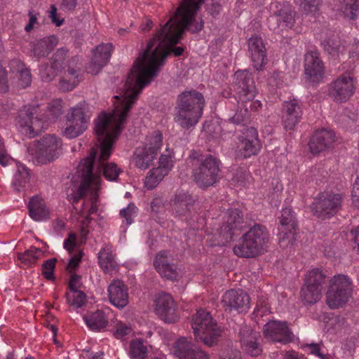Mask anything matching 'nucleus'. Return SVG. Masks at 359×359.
Segmentation results:
<instances>
[{
	"mask_svg": "<svg viewBox=\"0 0 359 359\" xmlns=\"http://www.w3.org/2000/svg\"><path fill=\"white\" fill-rule=\"evenodd\" d=\"M204 0H182L175 14L150 40L144 52L138 57L128 74L123 92L118 95L134 104L142 89L157 75L170 51L175 56L184 52L182 47L172 48L179 43L185 31L198 33L204 27L197 12Z\"/></svg>",
	"mask_w": 359,
	"mask_h": 359,
	"instance_id": "obj_1",
	"label": "nucleus"
},
{
	"mask_svg": "<svg viewBox=\"0 0 359 359\" xmlns=\"http://www.w3.org/2000/svg\"><path fill=\"white\" fill-rule=\"evenodd\" d=\"M114 109L111 113L102 112L95 121V132L99 143L97 148H93L90 154L83 158L77 168L81 177L80 185L72 189L67 198L76 204L86 195L87 190L93 187L97 189L102 174L109 181H116L122 170L114 163H107L110 157L115 139L120 135L133 104L119 96L114 97Z\"/></svg>",
	"mask_w": 359,
	"mask_h": 359,
	"instance_id": "obj_2",
	"label": "nucleus"
},
{
	"mask_svg": "<svg viewBox=\"0 0 359 359\" xmlns=\"http://www.w3.org/2000/svg\"><path fill=\"white\" fill-rule=\"evenodd\" d=\"M69 50L60 48L53 55L48 63L39 69L41 79L49 82L60 75L59 86L63 91L73 90L82 80L81 62L79 56L67 60Z\"/></svg>",
	"mask_w": 359,
	"mask_h": 359,
	"instance_id": "obj_3",
	"label": "nucleus"
},
{
	"mask_svg": "<svg viewBox=\"0 0 359 359\" xmlns=\"http://www.w3.org/2000/svg\"><path fill=\"white\" fill-rule=\"evenodd\" d=\"M203 95L196 90H184L177 96L174 121L184 130L195 128L203 116Z\"/></svg>",
	"mask_w": 359,
	"mask_h": 359,
	"instance_id": "obj_4",
	"label": "nucleus"
},
{
	"mask_svg": "<svg viewBox=\"0 0 359 359\" xmlns=\"http://www.w3.org/2000/svg\"><path fill=\"white\" fill-rule=\"evenodd\" d=\"M188 160L192 167L193 180L201 188L212 186L218 179L220 161L217 157L191 151Z\"/></svg>",
	"mask_w": 359,
	"mask_h": 359,
	"instance_id": "obj_5",
	"label": "nucleus"
},
{
	"mask_svg": "<svg viewBox=\"0 0 359 359\" xmlns=\"http://www.w3.org/2000/svg\"><path fill=\"white\" fill-rule=\"evenodd\" d=\"M269 235L265 226L255 224L241 238L233 248V252L241 257H255L264 252L268 247Z\"/></svg>",
	"mask_w": 359,
	"mask_h": 359,
	"instance_id": "obj_6",
	"label": "nucleus"
},
{
	"mask_svg": "<svg viewBox=\"0 0 359 359\" xmlns=\"http://www.w3.org/2000/svg\"><path fill=\"white\" fill-rule=\"evenodd\" d=\"M353 283L346 275L337 274L329 280L325 303L331 309L343 307L351 298Z\"/></svg>",
	"mask_w": 359,
	"mask_h": 359,
	"instance_id": "obj_7",
	"label": "nucleus"
},
{
	"mask_svg": "<svg viewBox=\"0 0 359 359\" xmlns=\"http://www.w3.org/2000/svg\"><path fill=\"white\" fill-rule=\"evenodd\" d=\"M191 327L196 339L208 346H213L220 336L221 332L210 313L203 309L198 310L194 315Z\"/></svg>",
	"mask_w": 359,
	"mask_h": 359,
	"instance_id": "obj_8",
	"label": "nucleus"
},
{
	"mask_svg": "<svg viewBox=\"0 0 359 359\" xmlns=\"http://www.w3.org/2000/svg\"><path fill=\"white\" fill-rule=\"evenodd\" d=\"M343 196L333 191L319 193L311 204L313 215L321 219H328L341 209Z\"/></svg>",
	"mask_w": 359,
	"mask_h": 359,
	"instance_id": "obj_9",
	"label": "nucleus"
},
{
	"mask_svg": "<svg viewBox=\"0 0 359 359\" xmlns=\"http://www.w3.org/2000/svg\"><path fill=\"white\" fill-rule=\"evenodd\" d=\"M245 226L243 215L240 210H228L222 226L215 233L217 245H223L230 242L232 238L238 235Z\"/></svg>",
	"mask_w": 359,
	"mask_h": 359,
	"instance_id": "obj_10",
	"label": "nucleus"
},
{
	"mask_svg": "<svg viewBox=\"0 0 359 359\" xmlns=\"http://www.w3.org/2000/svg\"><path fill=\"white\" fill-rule=\"evenodd\" d=\"M87 113L85 102H79L70 109L66 115L67 126L63 132L66 137L75 138L87 129L90 119Z\"/></svg>",
	"mask_w": 359,
	"mask_h": 359,
	"instance_id": "obj_11",
	"label": "nucleus"
},
{
	"mask_svg": "<svg viewBox=\"0 0 359 359\" xmlns=\"http://www.w3.org/2000/svg\"><path fill=\"white\" fill-rule=\"evenodd\" d=\"M357 79L351 72H346L330 85L329 95L336 102H345L355 93Z\"/></svg>",
	"mask_w": 359,
	"mask_h": 359,
	"instance_id": "obj_12",
	"label": "nucleus"
},
{
	"mask_svg": "<svg viewBox=\"0 0 359 359\" xmlns=\"http://www.w3.org/2000/svg\"><path fill=\"white\" fill-rule=\"evenodd\" d=\"M60 141L54 135H47L43 137L37 143L34 158L39 164H46L58 158L60 148Z\"/></svg>",
	"mask_w": 359,
	"mask_h": 359,
	"instance_id": "obj_13",
	"label": "nucleus"
},
{
	"mask_svg": "<svg viewBox=\"0 0 359 359\" xmlns=\"http://www.w3.org/2000/svg\"><path fill=\"white\" fill-rule=\"evenodd\" d=\"M250 299L241 289H231L225 292L222 297V305L225 311L246 313L250 309Z\"/></svg>",
	"mask_w": 359,
	"mask_h": 359,
	"instance_id": "obj_14",
	"label": "nucleus"
},
{
	"mask_svg": "<svg viewBox=\"0 0 359 359\" xmlns=\"http://www.w3.org/2000/svg\"><path fill=\"white\" fill-rule=\"evenodd\" d=\"M237 138L238 154L244 158L257 155L261 149L257 130L253 127L245 129Z\"/></svg>",
	"mask_w": 359,
	"mask_h": 359,
	"instance_id": "obj_15",
	"label": "nucleus"
},
{
	"mask_svg": "<svg viewBox=\"0 0 359 359\" xmlns=\"http://www.w3.org/2000/svg\"><path fill=\"white\" fill-rule=\"evenodd\" d=\"M196 201V196L188 191H180L175 194L172 200V210L177 217L188 219L195 212L194 205Z\"/></svg>",
	"mask_w": 359,
	"mask_h": 359,
	"instance_id": "obj_16",
	"label": "nucleus"
},
{
	"mask_svg": "<svg viewBox=\"0 0 359 359\" xmlns=\"http://www.w3.org/2000/svg\"><path fill=\"white\" fill-rule=\"evenodd\" d=\"M238 336L241 348L245 353L252 357H257L262 353V337L259 332L254 331L250 326L242 325Z\"/></svg>",
	"mask_w": 359,
	"mask_h": 359,
	"instance_id": "obj_17",
	"label": "nucleus"
},
{
	"mask_svg": "<svg viewBox=\"0 0 359 359\" xmlns=\"http://www.w3.org/2000/svg\"><path fill=\"white\" fill-rule=\"evenodd\" d=\"M172 353L178 359H211L208 353L184 337L174 343Z\"/></svg>",
	"mask_w": 359,
	"mask_h": 359,
	"instance_id": "obj_18",
	"label": "nucleus"
},
{
	"mask_svg": "<svg viewBox=\"0 0 359 359\" xmlns=\"http://www.w3.org/2000/svg\"><path fill=\"white\" fill-rule=\"evenodd\" d=\"M154 310L161 319L166 323H175L179 318L176 303L170 294L162 292L156 296Z\"/></svg>",
	"mask_w": 359,
	"mask_h": 359,
	"instance_id": "obj_19",
	"label": "nucleus"
},
{
	"mask_svg": "<svg viewBox=\"0 0 359 359\" xmlns=\"http://www.w3.org/2000/svg\"><path fill=\"white\" fill-rule=\"evenodd\" d=\"M264 337L273 341L287 344L292 341L293 334L285 321H270L264 327Z\"/></svg>",
	"mask_w": 359,
	"mask_h": 359,
	"instance_id": "obj_20",
	"label": "nucleus"
},
{
	"mask_svg": "<svg viewBox=\"0 0 359 359\" xmlns=\"http://www.w3.org/2000/svg\"><path fill=\"white\" fill-rule=\"evenodd\" d=\"M154 266L163 278L177 280L180 277L177 266L172 263V256L168 250H161L157 253Z\"/></svg>",
	"mask_w": 359,
	"mask_h": 359,
	"instance_id": "obj_21",
	"label": "nucleus"
},
{
	"mask_svg": "<svg viewBox=\"0 0 359 359\" xmlns=\"http://www.w3.org/2000/svg\"><path fill=\"white\" fill-rule=\"evenodd\" d=\"M304 71L307 78L312 82H320L325 73L324 63L320 58V54L316 50L306 53L304 60Z\"/></svg>",
	"mask_w": 359,
	"mask_h": 359,
	"instance_id": "obj_22",
	"label": "nucleus"
},
{
	"mask_svg": "<svg viewBox=\"0 0 359 359\" xmlns=\"http://www.w3.org/2000/svg\"><path fill=\"white\" fill-rule=\"evenodd\" d=\"M303 114L302 103L297 99L284 102L283 104V123L285 130L294 129Z\"/></svg>",
	"mask_w": 359,
	"mask_h": 359,
	"instance_id": "obj_23",
	"label": "nucleus"
},
{
	"mask_svg": "<svg viewBox=\"0 0 359 359\" xmlns=\"http://www.w3.org/2000/svg\"><path fill=\"white\" fill-rule=\"evenodd\" d=\"M234 90L238 96H255L257 90L254 77L251 73L246 70L237 71L234 74Z\"/></svg>",
	"mask_w": 359,
	"mask_h": 359,
	"instance_id": "obj_24",
	"label": "nucleus"
},
{
	"mask_svg": "<svg viewBox=\"0 0 359 359\" xmlns=\"http://www.w3.org/2000/svg\"><path fill=\"white\" fill-rule=\"evenodd\" d=\"M33 109H28L21 111L18 116L17 126L20 131L29 137L36 136L43 128L41 121L37 118L33 117Z\"/></svg>",
	"mask_w": 359,
	"mask_h": 359,
	"instance_id": "obj_25",
	"label": "nucleus"
},
{
	"mask_svg": "<svg viewBox=\"0 0 359 359\" xmlns=\"http://www.w3.org/2000/svg\"><path fill=\"white\" fill-rule=\"evenodd\" d=\"M335 140L336 136L333 130L322 128L313 133L309 145L311 151L316 154L330 148Z\"/></svg>",
	"mask_w": 359,
	"mask_h": 359,
	"instance_id": "obj_26",
	"label": "nucleus"
},
{
	"mask_svg": "<svg viewBox=\"0 0 359 359\" xmlns=\"http://www.w3.org/2000/svg\"><path fill=\"white\" fill-rule=\"evenodd\" d=\"M112 50L111 43L101 44L97 46L93 51V55L87 67L88 73L96 75L106 65L111 57Z\"/></svg>",
	"mask_w": 359,
	"mask_h": 359,
	"instance_id": "obj_27",
	"label": "nucleus"
},
{
	"mask_svg": "<svg viewBox=\"0 0 359 359\" xmlns=\"http://www.w3.org/2000/svg\"><path fill=\"white\" fill-rule=\"evenodd\" d=\"M109 302L118 309L128 304V289L122 280H114L107 289Z\"/></svg>",
	"mask_w": 359,
	"mask_h": 359,
	"instance_id": "obj_28",
	"label": "nucleus"
},
{
	"mask_svg": "<svg viewBox=\"0 0 359 359\" xmlns=\"http://www.w3.org/2000/svg\"><path fill=\"white\" fill-rule=\"evenodd\" d=\"M57 38L54 35L36 39L29 43V54L36 58L46 57L57 46Z\"/></svg>",
	"mask_w": 359,
	"mask_h": 359,
	"instance_id": "obj_29",
	"label": "nucleus"
},
{
	"mask_svg": "<svg viewBox=\"0 0 359 359\" xmlns=\"http://www.w3.org/2000/svg\"><path fill=\"white\" fill-rule=\"evenodd\" d=\"M279 219V239L283 241L285 239L290 240L293 238V234L297 227L294 212L291 208H283L281 211V215Z\"/></svg>",
	"mask_w": 359,
	"mask_h": 359,
	"instance_id": "obj_30",
	"label": "nucleus"
},
{
	"mask_svg": "<svg viewBox=\"0 0 359 359\" xmlns=\"http://www.w3.org/2000/svg\"><path fill=\"white\" fill-rule=\"evenodd\" d=\"M248 48L254 68L257 71L262 70L266 63V48L262 39L257 36H252L248 41Z\"/></svg>",
	"mask_w": 359,
	"mask_h": 359,
	"instance_id": "obj_31",
	"label": "nucleus"
},
{
	"mask_svg": "<svg viewBox=\"0 0 359 359\" xmlns=\"http://www.w3.org/2000/svg\"><path fill=\"white\" fill-rule=\"evenodd\" d=\"M278 25L281 29L292 28L295 22V11L288 4L277 3L273 11Z\"/></svg>",
	"mask_w": 359,
	"mask_h": 359,
	"instance_id": "obj_32",
	"label": "nucleus"
},
{
	"mask_svg": "<svg viewBox=\"0 0 359 359\" xmlns=\"http://www.w3.org/2000/svg\"><path fill=\"white\" fill-rule=\"evenodd\" d=\"M86 325L93 331L100 332L108 325V318L104 311L97 310L83 317Z\"/></svg>",
	"mask_w": 359,
	"mask_h": 359,
	"instance_id": "obj_33",
	"label": "nucleus"
},
{
	"mask_svg": "<svg viewBox=\"0 0 359 359\" xmlns=\"http://www.w3.org/2000/svg\"><path fill=\"white\" fill-rule=\"evenodd\" d=\"M28 208L29 216L35 221L40 222L48 218L49 212L44 201L37 196L31 198Z\"/></svg>",
	"mask_w": 359,
	"mask_h": 359,
	"instance_id": "obj_34",
	"label": "nucleus"
},
{
	"mask_svg": "<svg viewBox=\"0 0 359 359\" xmlns=\"http://www.w3.org/2000/svg\"><path fill=\"white\" fill-rule=\"evenodd\" d=\"M30 174L28 168L23 164L16 163V171L14 174L11 185L15 191L24 190L29 182Z\"/></svg>",
	"mask_w": 359,
	"mask_h": 359,
	"instance_id": "obj_35",
	"label": "nucleus"
},
{
	"mask_svg": "<svg viewBox=\"0 0 359 359\" xmlns=\"http://www.w3.org/2000/svg\"><path fill=\"white\" fill-rule=\"evenodd\" d=\"M156 157V155L154 152H150L145 148L138 147L134 151L133 161L137 168L146 170L151 165Z\"/></svg>",
	"mask_w": 359,
	"mask_h": 359,
	"instance_id": "obj_36",
	"label": "nucleus"
},
{
	"mask_svg": "<svg viewBox=\"0 0 359 359\" xmlns=\"http://www.w3.org/2000/svg\"><path fill=\"white\" fill-rule=\"evenodd\" d=\"M99 265L107 273H111L118 269L114 255L109 248H103L98 254Z\"/></svg>",
	"mask_w": 359,
	"mask_h": 359,
	"instance_id": "obj_37",
	"label": "nucleus"
},
{
	"mask_svg": "<svg viewBox=\"0 0 359 359\" xmlns=\"http://www.w3.org/2000/svg\"><path fill=\"white\" fill-rule=\"evenodd\" d=\"M323 290L318 286L310 285L304 282L301 289V298L304 304L313 305L317 303L322 297Z\"/></svg>",
	"mask_w": 359,
	"mask_h": 359,
	"instance_id": "obj_38",
	"label": "nucleus"
},
{
	"mask_svg": "<svg viewBox=\"0 0 359 359\" xmlns=\"http://www.w3.org/2000/svg\"><path fill=\"white\" fill-rule=\"evenodd\" d=\"M327 281V276L321 268H313L306 274L304 282L313 286H318L323 290Z\"/></svg>",
	"mask_w": 359,
	"mask_h": 359,
	"instance_id": "obj_39",
	"label": "nucleus"
},
{
	"mask_svg": "<svg viewBox=\"0 0 359 359\" xmlns=\"http://www.w3.org/2000/svg\"><path fill=\"white\" fill-rule=\"evenodd\" d=\"M163 145V135L159 130L154 131L147 135L142 148L157 156L158 151Z\"/></svg>",
	"mask_w": 359,
	"mask_h": 359,
	"instance_id": "obj_40",
	"label": "nucleus"
},
{
	"mask_svg": "<svg viewBox=\"0 0 359 359\" xmlns=\"http://www.w3.org/2000/svg\"><path fill=\"white\" fill-rule=\"evenodd\" d=\"M14 65L18 67L16 71V76L18 79V86L20 88H25L31 84L32 75L30 71L25 67V65L18 60L11 62V68H14Z\"/></svg>",
	"mask_w": 359,
	"mask_h": 359,
	"instance_id": "obj_41",
	"label": "nucleus"
},
{
	"mask_svg": "<svg viewBox=\"0 0 359 359\" xmlns=\"http://www.w3.org/2000/svg\"><path fill=\"white\" fill-rule=\"evenodd\" d=\"M339 10L346 18L355 20L359 15V0H342Z\"/></svg>",
	"mask_w": 359,
	"mask_h": 359,
	"instance_id": "obj_42",
	"label": "nucleus"
},
{
	"mask_svg": "<svg viewBox=\"0 0 359 359\" xmlns=\"http://www.w3.org/2000/svg\"><path fill=\"white\" fill-rule=\"evenodd\" d=\"M255 96L248 97L247 96L238 97V103L239 107L243 109L248 114L250 117L252 112L257 111L262 107V103L259 100H255Z\"/></svg>",
	"mask_w": 359,
	"mask_h": 359,
	"instance_id": "obj_43",
	"label": "nucleus"
},
{
	"mask_svg": "<svg viewBox=\"0 0 359 359\" xmlns=\"http://www.w3.org/2000/svg\"><path fill=\"white\" fill-rule=\"evenodd\" d=\"M62 101L60 100L51 101L47 107V110L43 117L44 121L50 122L55 121L62 114Z\"/></svg>",
	"mask_w": 359,
	"mask_h": 359,
	"instance_id": "obj_44",
	"label": "nucleus"
},
{
	"mask_svg": "<svg viewBox=\"0 0 359 359\" xmlns=\"http://www.w3.org/2000/svg\"><path fill=\"white\" fill-rule=\"evenodd\" d=\"M41 255V251L39 248L31 247L25 252L18 253V258L22 263L30 266L36 262Z\"/></svg>",
	"mask_w": 359,
	"mask_h": 359,
	"instance_id": "obj_45",
	"label": "nucleus"
},
{
	"mask_svg": "<svg viewBox=\"0 0 359 359\" xmlns=\"http://www.w3.org/2000/svg\"><path fill=\"white\" fill-rule=\"evenodd\" d=\"M166 175L165 172L154 168L147 173L144 182L145 187L150 190L154 189Z\"/></svg>",
	"mask_w": 359,
	"mask_h": 359,
	"instance_id": "obj_46",
	"label": "nucleus"
},
{
	"mask_svg": "<svg viewBox=\"0 0 359 359\" xmlns=\"http://www.w3.org/2000/svg\"><path fill=\"white\" fill-rule=\"evenodd\" d=\"M129 353L133 359H146L147 348L142 340L135 339L130 343Z\"/></svg>",
	"mask_w": 359,
	"mask_h": 359,
	"instance_id": "obj_47",
	"label": "nucleus"
},
{
	"mask_svg": "<svg viewBox=\"0 0 359 359\" xmlns=\"http://www.w3.org/2000/svg\"><path fill=\"white\" fill-rule=\"evenodd\" d=\"M324 49L332 57H337L344 50V46H341L339 39L337 36L330 38L323 43Z\"/></svg>",
	"mask_w": 359,
	"mask_h": 359,
	"instance_id": "obj_48",
	"label": "nucleus"
},
{
	"mask_svg": "<svg viewBox=\"0 0 359 359\" xmlns=\"http://www.w3.org/2000/svg\"><path fill=\"white\" fill-rule=\"evenodd\" d=\"M71 293H67V301L72 306L81 308L86 304V295L80 290H71Z\"/></svg>",
	"mask_w": 359,
	"mask_h": 359,
	"instance_id": "obj_49",
	"label": "nucleus"
},
{
	"mask_svg": "<svg viewBox=\"0 0 359 359\" xmlns=\"http://www.w3.org/2000/svg\"><path fill=\"white\" fill-rule=\"evenodd\" d=\"M250 119V116L247 112L241 109L238 105L235 114L229 118V121L236 125H245Z\"/></svg>",
	"mask_w": 359,
	"mask_h": 359,
	"instance_id": "obj_50",
	"label": "nucleus"
},
{
	"mask_svg": "<svg viewBox=\"0 0 359 359\" xmlns=\"http://www.w3.org/2000/svg\"><path fill=\"white\" fill-rule=\"evenodd\" d=\"M173 167V161L170 154H163L158 160V166L156 168L161 170L165 174L171 170Z\"/></svg>",
	"mask_w": 359,
	"mask_h": 359,
	"instance_id": "obj_51",
	"label": "nucleus"
},
{
	"mask_svg": "<svg viewBox=\"0 0 359 359\" xmlns=\"http://www.w3.org/2000/svg\"><path fill=\"white\" fill-rule=\"evenodd\" d=\"M319 4L320 0H300V7L305 14L316 15Z\"/></svg>",
	"mask_w": 359,
	"mask_h": 359,
	"instance_id": "obj_52",
	"label": "nucleus"
},
{
	"mask_svg": "<svg viewBox=\"0 0 359 359\" xmlns=\"http://www.w3.org/2000/svg\"><path fill=\"white\" fill-rule=\"evenodd\" d=\"M137 215V207L133 203H130L127 208L121 210L120 215L126 220L128 225L133 222V219Z\"/></svg>",
	"mask_w": 359,
	"mask_h": 359,
	"instance_id": "obj_53",
	"label": "nucleus"
},
{
	"mask_svg": "<svg viewBox=\"0 0 359 359\" xmlns=\"http://www.w3.org/2000/svg\"><path fill=\"white\" fill-rule=\"evenodd\" d=\"M57 259L52 258L46 260L42 265L43 274L48 280H53L55 276L53 275V270L55 266Z\"/></svg>",
	"mask_w": 359,
	"mask_h": 359,
	"instance_id": "obj_54",
	"label": "nucleus"
},
{
	"mask_svg": "<svg viewBox=\"0 0 359 359\" xmlns=\"http://www.w3.org/2000/svg\"><path fill=\"white\" fill-rule=\"evenodd\" d=\"M3 43L0 40V53L3 50ZM8 90L6 71L0 65V92L6 93Z\"/></svg>",
	"mask_w": 359,
	"mask_h": 359,
	"instance_id": "obj_55",
	"label": "nucleus"
},
{
	"mask_svg": "<svg viewBox=\"0 0 359 359\" xmlns=\"http://www.w3.org/2000/svg\"><path fill=\"white\" fill-rule=\"evenodd\" d=\"M310 353L319 357L320 359H330V355L325 354L322 350V347L319 344H307Z\"/></svg>",
	"mask_w": 359,
	"mask_h": 359,
	"instance_id": "obj_56",
	"label": "nucleus"
},
{
	"mask_svg": "<svg viewBox=\"0 0 359 359\" xmlns=\"http://www.w3.org/2000/svg\"><path fill=\"white\" fill-rule=\"evenodd\" d=\"M131 332V328L126 325V324L119 323L116 325V331L114 332V336L117 339H121L128 334Z\"/></svg>",
	"mask_w": 359,
	"mask_h": 359,
	"instance_id": "obj_57",
	"label": "nucleus"
},
{
	"mask_svg": "<svg viewBox=\"0 0 359 359\" xmlns=\"http://www.w3.org/2000/svg\"><path fill=\"white\" fill-rule=\"evenodd\" d=\"M221 10L220 0H212L210 4L206 5L207 12L213 17L217 15Z\"/></svg>",
	"mask_w": 359,
	"mask_h": 359,
	"instance_id": "obj_58",
	"label": "nucleus"
},
{
	"mask_svg": "<svg viewBox=\"0 0 359 359\" xmlns=\"http://www.w3.org/2000/svg\"><path fill=\"white\" fill-rule=\"evenodd\" d=\"M57 8L54 4H51L50 6V11H48V17L51 20L52 22L57 27L62 25L64 19H60L57 13Z\"/></svg>",
	"mask_w": 359,
	"mask_h": 359,
	"instance_id": "obj_59",
	"label": "nucleus"
},
{
	"mask_svg": "<svg viewBox=\"0 0 359 359\" xmlns=\"http://www.w3.org/2000/svg\"><path fill=\"white\" fill-rule=\"evenodd\" d=\"M269 83L272 86L279 87L283 83V73L274 72L269 78Z\"/></svg>",
	"mask_w": 359,
	"mask_h": 359,
	"instance_id": "obj_60",
	"label": "nucleus"
},
{
	"mask_svg": "<svg viewBox=\"0 0 359 359\" xmlns=\"http://www.w3.org/2000/svg\"><path fill=\"white\" fill-rule=\"evenodd\" d=\"M76 235L74 233H71L69 234L68 238L64 241L63 246L69 253H71L76 247Z\"/></svg>",
	"mask_w": 359,
	"mask_h": 359,
	"instance_id": "obj_61",
	"label": "nucleus"
},
{
	"mask_svg": "<svg viewBox=\"0 0 359 359\" xmlns=\"http://www.w3.org/2000/svg\"><path fill=\"white\" fill-rule=\"evenodd\" d=\"M269 311L268 305L266 302H260L259 304H257L254 313L257 316H263L268 313Z\"/></svg>",
	"mask_w": 359,
	"mask_h": 359,
	"instance_id": "obj_62",
	"label": "nucleus"
},
{
	"mask_svg": "<svg viewBox=\"0 0 359 359\" xmlns=\"http://www.w3.org/2000/svg\"><path fill=\"white\" fill-rule=\"evenodd\" d=\"M81 254L75 255L71 257L67 266V269L69 272H72L73 270H75L76 268L79 266L81 262Z\"/></svg>",
	"mask_w": 359,
	"mask_h": 359,
	"instance_id": "obj_63",
	"label": "nucleus"
},
{
	"mask_svg": "<svg viewBox=\"0 0 359 359\" xmlns=\"http://www.w3.org/2000/svg\"><path fill=\"white\" fill-rule=\"evenodd\" d=\"M81 285V276L76 274H72L69 283L70 290H79Z\"/></svg>",
	"mask_w": 359,
	"mask_h": 359,
	"instance_id": "obj_64",
	"label": "nucleus"
}]
</instances>
